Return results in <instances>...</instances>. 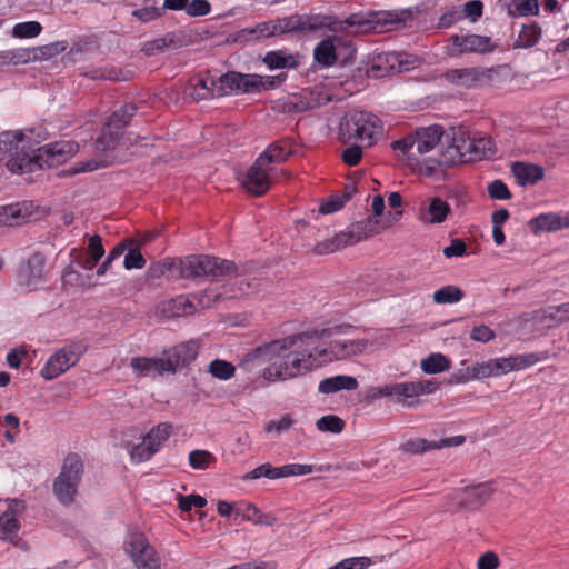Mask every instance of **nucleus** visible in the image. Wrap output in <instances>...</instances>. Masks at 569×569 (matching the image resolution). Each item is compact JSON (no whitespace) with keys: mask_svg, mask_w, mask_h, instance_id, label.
Masks as SVG:
<instances>
[{"mask_svg":"<svg viewBox=\"0 0 569 569\" xmlns=\"http://www.w3.org/2000/svg\"><path fill=\"white\" fill-rule=\"evenodd\" d=\"M46 130L6 131L0 133V161L7 160L12 173H31L43 168L60 166L76 156L79 144L72 140H60L34 148L47 139Z\"/></svg>","mask_w":569,"mask_h":569,"instance_id":"obj_1","label":"nucleus"},{"mask_svg":"<svg viewBox=\"0 0 569 569\" xmlns=\"http://www.w3.org/2000/svg\"><path fill=\"white\" fill-rule=\"evenodd\" d=\"M239 368L268 382L286 381L305 375L299 333L256 347L242 357Z\"/></svg>","mask_w":569,"mask_h":569,"instance_id":"obj_2","label":"nucleus"},{"mask_svg":"<svg viewBox=\"0 0 569 569\" xmlns=\"http://www.w3.org/2000/svg\"><path fill=\"white\" fill-rule=\"evenodd\" d=\"M153 278H206L222 281L239 276V267L231 260L208 254H191L179 259H164L150 266Z\"/></svg>","mask_w":569,"mask_h":569,"instance_id":"obj_3","label":"nucleus"},{"mask_svg":"<svg viewBox=\"0 0 569 569\" xmlns=\"http://www.w3.org/2000/svg\"><path fill=\"white\" fill-rule=\"evenodd\" d=\"M329 336L328 329L299 333L305 373L333 360L361 355L375 345V340L370 338L335 339L325 343L323 339Z\"/></svg>","mask_w":569,"mask_h":569,"instance_id":"obj_4","label":"nucleus"},{"mask_svg":"<svg viewBox=\"0 0 569 569\" xmlns=\"http://www.w3.org/2000/svg\"><path fill=\"white\" fill-rule=\"evenodd\" d=\"M283 28L288 33H311L327 29L332 32L349 31L367 32L372 29L371 21L360 13H353L345 20L333 14L309 13L292 14L283 18Z\"/></svg>","mask_w":569,"mask_h":569,"instance_id":"obj_5","label":"nucleus"},{"mask_svg":"<svg viewBox=\"0 0 569 569\" xmlns=\"http://www.w3.org/2000/svg\"><path fill=\"white\" fill-rule=\"evenodd\" d=\"M381 133V121L371 112L350 111L340 121L339 136L343 142L356 139L371 146Z\"/></svg>","mask_w":569,"mask_h":569,"instance_id":"obj_6","label":"nucleus"},{"mask_svg":"<svg viewBox=\"0 0 569 569\" xmlns=\"http://www.w3.org/2000/svg\"><path fill=\"white\" fill-rule=\"evenodd\" d=\"M449 152H453L450 162H472L485 158H491L496 153L493 140L483 133L476 132L472 136L460 132L452 139Z\"/></svg>","mask_w":569,"mask_h":569,"instance_id":"obj_7","label":"nucleus"},{"mask_svg":"<svg viewBox=\"0 0 569 569\" xmlns=\"http://www.w3.org/2000/svg\"><path fill=\"white\" fill-rule=\"evenodd\" d=\"M83 473V463L79 455L69 453L62 463L61 471L53 482V493L62 505L74 501L78 486Z\"/></svg>","mask_w":569,"mask_h":569,"instance_id":"obj_8","label":"nucleus"},{"mask_svg":"<svg viewBox=\"0 0 569 569\" xmlns=\"http://www.w3.org/2000/svg\"><path fill=\"white\" fill-rule=\"evenodd\" d=\"M137 108L133 103H126L113 111L97 139V150L107 152L116 149L123 137L124 128L134 116Z\"/></svg>","mask_w":569,"mask_h":569,"instance_id":"obj_9","label":"nucleus"},{"mask_svg":"<svg viewBox=\"0 0 569 569\" xmlns=\"http://www.w3.org/2000/svg\"><path fill=\"white\" fill-rule=\"evenodd\" d=\"M86 350L87 346L82 341L66 343L49 357L40 370V376L47 381L58 378L68 369L76 366Z\"/></svg>","mask_w":569,"mask_h":569,"instance_id":"obj_10","label":"nucleus"},{"mask_svg":"<svg viewBox=\"0 0 569 569\" xmlns=\"http://www.w3.org/2000/svg\"><path fill=\"white\" fill-rule=\"evenodd\" d=\"M123 549L137 569H161L158 552L144 533L130 531L124 539Z\"/></svg>","mask_w":569,"mask_h":569,"instance_id":"obj_11","label":"nucleus"},{"mask_svg":"<svg viewBox=\"0 0 569 569\" xmlns=\"http://www.w3.org/2000/svg\"><path fill=\"white\" fill-rule=\"evenodd\" d=\"M438 388L439 383L432 380L407 381L386 385L379 389V395L383 397L396 396L397 402L405 407H413L418 403L416 398L433 393Z\"/></svg>","mask_w":569,"mask_h":569,"instance_id":"obj_12","label":"nucleus"},{"mask_svg":"<svg viewBox=\"0 0 569 569\" xmlns=\"http://www.w3.org/2000/svg\"><path fill=\"white\" fill-rule=\"evenodd\" d=\"M493 491L495 489L491 482L467 486L457 491L453 497V502L447 503L443 509L449 512L479 510L491 498Z\"/></svg>","mask_w":569,"mask_h":569,"instance_id":"obj_13","label":"nucleus"},{"mask_svg":"<svg viewBox=\"0 0 569 569\" xmlns=\"http://www.w3.org/2000/svg\"><path fill=\"white\" fill-rule=\"evenodd\" d=\"M451 57H459L468 53L486 54L496 50L497 46L487 36L475 33H456L449 39Z\"/></svg>","mask_w":569,"mask_h":569,"instance_id":"obj_14","label":"nucleus"},{"mask_svg":"<svg viewBox=\"0 0 569 569\" xmlns=\"http://www.w3.org/2000/svg\"><path fill=\"white\" fill-rule=\"evenodd\" d=\"M547 351L531 352L526 355H516L509 357H500L488 360L493 377L506 375L510 371H518L529 368L539 361L548 359Z\"/></svg>","mask_w":569,"mask_h":569,"instance_id":"obj_15","label":"nucleus"},{"mask_svg":"<svg viewBox=\"0 0 569 569\" xmlns=\"http://www.w3.org/2000/svg\"><path fill=\"white\" fill-rule=\"evenodd\" d=\"M276 167H267L264 163L254 161L253 164L248 169L242 186L243 188L253 196H262L269 191L276 176Z\"/></svg>","mask_w":569,"mask_h":569,"instance_id":"obj_16","label":"nucleus"},{"mask_svg":"<svg viewBox=\"0 0 569 569\" xmlns=\"http://www.w3.org/2000/svg\"><path fill=\"white\" fill-rule=\"evenodd\" d=\"M256 78L251 74L241 73L237 71H228L223 74L217 76L218 89L217 93L220 97L229 94L252 93L254 88Z\"/></svg>","mask_w":569,"mask_h":569,"instance_id":"obj_17","label":"nucleus"},{"mask_svg":"<svg viewBox=\"0 0 569 569\" xmlns=\"http://www.w3.org/2000/svg\"><path fill=\"white\" fill-rule=\"evenodd\" d=\"M189 43V36L182 30H177L167 32L160 38L143 42L141 51L147 56H157L166 51L181 49L187 47Z\"/></svg>","mask_w":569,"mask_h":569,"instance_id":"obj_18","label":"nucleus"},{"mask_svg":"<svg viewBox=\"0 0 569 569\" xmlns=\"http://www.w3.org/2000/svg\"><path fill=\"white\" fill-rule=\"evenodd\" d=\"M199 345L194 340L181 342L162 352L164 361H169L171 369L168 372L174 373L179 368L188 366L198 356Z\"/></svg>","mask_w":569,"mask_h":569,"instance_id":"obj_19","label":"nucleus"},{"mask_svg":"<svg viewBox=\"0 0 569 569\" xmlns=\"http://www.w3.org/2000/svg\"><path fill=\"white\" fill-rule=\"evenodd\" d=\"M288 33V30L283 28V18L269 20L252 28H244L237 32L236 41L249 42L258 41L260 39L270 38L276 34Z\"/></svg>","mask_w":569,"mask_h":569,"instance_id":"obj_20","label":"nucleus"},{"mask_svg":"<svg viewBox=\"0 0 569 569\" xmlns=\"http://www.w3.org/2000/svg\"><path fill=\"white\" fill-rule=\"evenodd\" d=\"M488 71L479 67L449 69L443 73V79L452 86L472 88L488 78Z\"/></svg>","mask_w":569,"mask_h":569,"instance_id":"obj_21","label":"nucleus"},{"mask_svg":"<svg viewBox=\"0 0 569 569\" xmlns=\"http://www.w3.org/2000/svg\"><path fill=\"white\" fill-rule=\"evenodd\" d=\"M450 214V204L440 197H432L421 206L419 219L423 223L441 224Z\"/></svg>","mask_w":569,"mask_h":569,"instance_id":"obj_22","label":"nucleus"},{"mask_svg":"<svg viewBox=\"0 0 569 569\" xmlns=\"http://www.w3.org/2000/svg\"><path fill=\"white\" fill-rule=\"evenodd\" d=\"M463 440L465 438L462 436L445 438L440 441H428L423 438H413L402 442L399 446V449L402 452L418 455L430 450L441 449L443 447L458 446L461 445Z\"/></svg>","mask_w":569,"mask_h":569,"instance_id":"obj_23","label":"nucleus"},{"mask_svg":"<svg viewBox=\"0 0 569 569\" xmlns=\"http://www.w3.org/2000/svg\"><path fill=\"white\" fill-rule=\"evenodd\" d=\"M442 128L440 126H430L417 129L413 133L415 149L417 158L430 152L436 148L442 137Z\"/></svg>","mask_w":569,"mask_h":569,"instance_id":"obj_24","label":"nucleus"},{"mask_svg":"<svg viewBox=\"0 0 569 569\" xmlns=\"http://www.w3.org/2000/svg\"><path fill=\"white\" fill-rule=\"evenodd\" d=\"M292 153L291 142L282 139L269 144L256 160L267 167H276V164L284 162Z\"/></svg>","mask_w":569,"mask_h":569,"instance_id":"obj_25","label":"nucleus"},{"mask_svg":"<svg viewBox=\"0 0 569 569\" xmlns=\"http://www.w3.org/2000/svg\"><path fill=\"white\" fill-rule=\"evenodd\" d=\"M511 173L519 186H533L545 177V169L536 163L517 161L511 164Z\"/></svg>","mask_w":569,"mask_h":569,"instance_id":"obj_26","label":"nucleus"},{"mask_svg":"<svg viewBox=\"0 0 569 569\" xmlns=\"http://www.w3.org/2000/svg\"><path fill=\"white\" fill-rule=\"evenodd\" d=\"M159 310L166 318H177L194 313L197 307L190 297L180 295L162 301Z\"/></svg>","mask_w":569,"mask_h":569,"instance_id":"obj_27","label":"nucleus"},{"mask_svg":"<svg viewBox=\"0 0 569 569\" xmlns=\"http://www.w3.org/2000/svg\"><path fill=\"white\" fill-rule=\"evenodd\" d=\"M130 367L141 377H148L152 373L162 375L171 369L169 361H164L163 356L159 358L133 357L130 360Z\"/></svg>","mask_w":569,"mask_h":569,"instance_id":"obj_28","label":"nucleus"},{"mask_svg":"<svg viewBox=\"0 0 569 569\" xmlns=\"http://www.w3.org/2000/svg\"><path fill=\"white\" fill-rule=\"evenodd\" d=\"M46 262V257L41 252H34L28 258L21 270L28 284L37 283L43 278Z\"/></svg>","mask_w":569,"mask_h":569,"instance_id":"obj_29","label":"nucleus"},{"mask_svg":"<svg viewBox=\"0 0 569 569\" xmlns=\"http://www.w3.org/2000/svg\"><path fill=\"white\" fill-rule=\"evenodd\" d=\"M359 383L355 377L337 375L325 378L319 382L318 391L320 393H333L340 390H356Z\"/></svg>","mask_w":569,"mask_h":569,"instance_id":"obj_30","label":"nucleus"},{"mask_svg":"<svg viewBox=\"0 0 569 569\" xmlns=\"http://www.w3.org/2000/svg\"><path fill=\"white\" fill-rule=\"evenodd\" d=\"M339 37H327L321 40L315 48V60L323 66L331 67L337 62L336 42H340Z\"/></svg>","mask_w":569,"mask_h":569,"instance_id":"obj_31","label":"nucleus"},{"mask_svg":"<svg viewBox=\"0 0 569 569\" xmlns=\"http://www.w3.org/2000/svg\"><path fill=\"white\" fill-rule=\"evenodd\" d=\"M392 150L397 152V157L400 161L406 162L408 166L413 167L418 164V158L415 149V140L412 133L406 137L395 140L390 143Z\"/></svg>","mask_w":569,"mask_h":569,"instance_id":"obj_32","label":"nucleus"},{"mask_svg":"<svg viewBox=\"0 0 569 569\" xmlns=\"http://www.w3.org/2000/svg\"><path fill=\"white\" fill-rule=\"evenodd\" d=\"M382 228L377 219H367L351 226L346 232L350 236V244H355L363 239L378 234Z\"/></svg>","mask_w":569,"mask_h":569,"instance_id":"obj_33","label":"nucleus"},{"mask_svg":"<svg viewBox=\"0 0 569 569\" xmlns=\"http://www.w3.org/2000/svg\"><path fill=\"white\" fill-rule=\"evenodd\" d=\"M194 97L198 100H206L219 97L216 92L218 89L217 74L207 71L194 80Z\"/></svg>","mask_w":569,"mask_h":569,"instance_id":"obj_34","label":"nucleus"},{"mask_svg":"<svg viewBox=\"0 0 569 569\" xmlns=\"http://www.w3.org/2000/svg\"><path fill=\"white\" fill-rule=\"evenodd\" d=\"M529 228L535 234L561 230L560 214L556 212L538 214L529 221Z\"/></svg>","mask_w":569,"mask_h":569,"instance_id":"obj_35","label":"nucleus"},{"mask_svg":"<svg viewBox=\"0 0 569 569\" xmlns=\"http://www.w3.org/2000/svg\"><path fill=\"white\" fill-rule=\"evenodd\" d=\"M512 18L539 14V0H501Z\"/></svg>","mask_w":569,"mask_h":569,"instance_id":"obj_36","label":"nucleus"},{"mask_svg":"<svg viewBox=\"0 0 569 569\" xmlns=\"http://www.w3.org/2000/svg\"><path fill=\"white\" fill-rule=\"evenodd\" d=\"M540 313V321L548 327L561 325L569 321V302L548 306Z\"/></svg>","mask_w":569,"mask_h":569,"instance_id":"obj_37","label":"nucleus"},{"mask_svg":"<svg viewBox=\"0 0 569 569\" xmlns=\"http://www.w3.org/2000/svg\"><path fill=\"white\" fill-rule=\"evenodd\" d=\"M492 376L489 362H477L471 367L459 370L455 377L458 383H466L471 380L488 378Z\"/></svg>","mask_w":569,"mask_h":569,"instance_id":"obj_38","label":"nucleus"},{"mask_svg":"<svg viewBox=\"0 0 569 569\" xmlns=\"http://www.w3.org/2000/svg\"><path fill=\"white\" fill-rule=\"evenodd\" d=\"M170 435L171 426L168 423H159L147 432L142 440L147 443L150 450H153V455H156Z\"/></svg>","mask_w":569,"mask_h":569,"instance_id":"obj_39","label":"nucleus"},{"mask_svg":"<svg viewBox=\"0 0 569 569\" xmlns=\"http://www.w3.org/2000/svg\"><path fill=\"white\" fill-rule=\"evenodd\" d=\"M234 512L254 525L273 526L277 521L274 516L261 512L251 503H247L243 508H237Z\"/></svg>","mask_w":569,"mask_h":569,"instance_id":"obj_40","label":"nucleus"},{"mask_svg":"<svg viewBox=\"0 0 569 569\" xmlns=\"http://www.w3.org/2000/svg\"><path fill=\"white\" fill-rule=\"evenodd\" d=\"M350 244V236L345 232L338 233L330 239L319 241L315 244L312 251L316 254H329Z\"/></svg>","mask_w":569,"mask_h":569,"instance_id":"obj_41","label":"nucleus"},{"mask_svg":"<svg viewBox=\"0 0 569 569\" xmlns=\"http://www.w3.org/2000/svg\"><path fill=\"white\" fill-rule=\"evenodd\" d=\"M262 61L271 70L297 67L296 58L292 54H288L282 50L267 52Z\"/></svg>","mask_w":569,"mask_h":569,"instance_id":"obj_42","label":"nucleus"},{"mask_svg":"<svg viewBox=\"0 0 569 569\" xmlns=\"http://www.w3.org/2000/svg\"><path fill=\"white\" fill-rule=\"evenodd\" d=\"M540 38L541 28L538 23L532 22L529 24H523L515 42V47L531 48L539 42Z\"/></svg>","mask_w":569,"mask_h":569,"instance_id":"obj_43","label":"nucleus"},{"mask_svg":"<svg viewBox=\"0 0 569 569\" xmlns=\"http://www.w3.org/2000/svg\"><path fill=\"white\" fill-rule=\"evenodd\" d=\"M450 360L442 353H431L421 360V370L427 375L440 373L450 368Z\"/></svg>","mask_w":569,"mask_h":569,"instance_id":"obj_44","label":"nucleus"},{"mask_svg":"<svg viewBox=\"0 0 569 569\" xmlns=\"http://www.w3.org/2000/svg\"><path fill=\"white\" fill-rule=\"evenodd\" d=\"M318 100L309 90H302L299 94H293L289 102L288 108L293 112H305L318 107Z\"/></svg>","mask_w":569,"mask_h":569,"instance_id":"obj_45","label":"nucleus"},{"mask_svg":"<svg viewBox=\"0 0 569 569\" xmlns=\"http://www.w3.org/2000/svg\"><path fill=\"white\" fill-rule=\"evenodd\" d=\"M88 252L90 257L82 263V268L92 270L106 252L99 234L88 237Z\"/></svg>","mask_w":569,"mask_h":569,"instance_id":"obj_46","label":"nucleus"},{"mask_svg":"<svg viewBox=\"0 0 569 569\" xmlns=\"http://www.w3.org/2000/svg\"><path fill=\"white\" fill-rule=\"evenodd\" d=\"M188 461L192 469L207 470L217 462V458L208 450L196 449L189 452Z\"/></svg>","mask_w":569,"mask_h":569,"instance_id":"obj_47","label":"nucleus"},{"mask_svg":"<svg viewBox=\"0 0 569 569\" xmlns=\"http://www.w3.org/2000/svg\"><path fill=\"white\" fill-rule=\"evenodd\" d=\"M20 529L19 520L11 511L0 516V539L12 540Z\"/></svg>","mask_w":569,"mask_h":569,"instance_id":"obj_48","label":"nucleus"},{"mask_svg":"<svg viewBox=\"0 0 569 569\" xmlns=\"http://www.w3.org/2000/svg\"><path fill=\"white\" fill-rule=\"evenodd\" d=\"M208 372L219 380L227 381L236 373V367L223 359H214L208 366Z\"/></svg>","mask_w":569,"mask_h":569,"instance_id":"obj_49","label":"nucleus"},{"mask_svg":"<svg viewBox=\"0 0 569 569\" xmlns=\"http://www.w3.org/2000/svg\"><path fill=\"white\" fill-rule=\"evenodd\" d=\"M463 298V291L456 286H445L433 292V301L439 305L456 303Z\"/></svg>","mask_w":569,"mask_h":569,"instance_id":"obj_50","label":"nucleus"},{"mask_svg":"<svg viewBox=\"0 0 569 569\" xmlns=\"http://www.w3.org/2000/svg\"><path fill=\"white\" fill-rule=\"evenodd\" d=\"M252 78H256L254 88L252 89V93L261 92L264 90H271L279 87L287 79L286 73H280L277 76H260V74H251Z\"/></svg>","mask_w":569,"mask_h":569,"instance_id":"obj_51","label":"nucleus"},{"mask_svg":"<svg viewBox=\"0 0 569 569\" xmlns=\"http://www.w3.org/2000/svg\"><path fill=\"white\" fill-rule=\"evenodd\" d=\"M42 26L38 21H26L16 23L12 28V37L18 39H31L38 37Z\"/></svg>","mask_w":569,"mask_h":569,"instance_id":"obj_52","label":"nucleus"},{"mask_svg":"<svg viewBox=\"0 0 569 569\" xmlns=\"http://www.w3.org/2000/svg\"><path fill=\"white\" fill-rule=\"evenodd\" d=\"M123 447L127 449L130 460L134 465L148 461L154 456L153 450H150L143 440L132 446L128 442Z\"/></svg>","mask_w":569,"mask_h":569,"instance_id":"obj_53","label":"nucleus"},{"mask_svg":"<svg viewBox=\"0 0 569 569\" xmlns=\"http://www.w3.org/2000/svg\"><path fill=\"white\" fill-rule=\"evenodd\" d=\"M316 425L320 431H329L332 433H339L345 428V421L336 415L323 416Z\"/></svg>","mask_w":569,"mask_h":569,"instance_id":"obj_54","label":"nucleus"},{"mask_svg":"<svg viewBox=\"0 0 569 569\" xmlns=\"http://www.w3.org/2000/svg\"><path fill=\"white\" fill-rule=\"evenodd\" d=\"M279 479L281 478V467H273L271 463H262L251 470L246 478L247 479H259V478Z\"/></svg>","mask_w":569,"mask_h":569,"instance_id":"obj_55","label":"nucleus"},{"mask_svg":"<svg viewBox=\"0 0 569 569\" xmlns=\"http://www.w3.org/2000/svg\"><path fill=\"white\" fill-rule=\"evenodd\" d=\"M488 196L492 200H510L512 193L508 186L500 179H496L487 186Z\"/></svg>","mask_w":569,"mask_h":569,"instance_id":"obj_56","label":"nucleus"},{"mask_svg":"<svg viewBox=\"0 0 569 569\" xmlns=\"http://www.w3.org/2000/svg\"><path fill=\"white\" fill-rule=\"evenodd\" d=\"M100 167H103V163L101 161L90 159L87 161L74 163V166H72L69 170L61 171L59 176H73L83 172H91L99 169Z\"/></svg>","mask_w":569,"mask_h":569,"instance_id":"obj_57","label":"nucleus"},{"mask_svg":"<svg viewBox=\"0 0 569 569\" xmlns=\"http://www.w3.org/2000/svg\"><path fill=\"white\" fill-rule=\"evenodd\" d=\"M146 266V259L143 258L139 246L130 248L124 257L123 267L127 270L142 269Z\"/></svg>","mask_w":569,"mask_h":569,"instance_id":"obj_58","label":"nucleus"},{"mask_svg":"<svg viewBox=\"0 0 569 569\" xmlns=\"http://www.w3.org/2000/svg\"><path fill=\"white\" fill-rule=\"evenodd\" d=\"M220 297L221 296L216 293L213 290H203L192 295L191 300H193L196 307H199L200 309H208L218 301Z\"/></svg>","mask_w":569,"mask_h":569,"instance_id":"obj_59","label":"nucleus"},{"mask_svg":"<svg viewBox=\"0 0 569 569\" xmlns=\"http://www.w3.org/2000/svg\"><path fill=\"white\" fill-rule=\"evenodd\" d=\"M206 505H207L206 498L202 496H199V495H189V496L180 495L178 497V506L184 512L190 511L193 507L203 508V507H206Z\"/></svg>","mask_w":569,"mask_h":569,"instance_id":"obj_60","label":"nucleus"},{"mask_svg":"<svg viewBox=\"0 0 569 569\" xmlns=\"http://www.w3.org/2000/svg\"><path fill=\"white\" fill-rule=\"evenodd\" d=\"M371 563L368 557H352L341 560L329 569H367Z\"/></svg>","mask_w":569,"mask_h":569,"instance_id":"obj_61","label":"nucleus"},{"mask_svg":"<svg viewBox=\"0 0 569 569\" xmlns=\"http://www.w3.org/2000/svg\"><path fill=\"white\" fill-rule=\"evenodd\" d=\"M313 471V467L311 465H302V463H288L281 466V478L293 477V476H305L309 475Z\"/></svg>","mask_w":569,"mask_h":569,"instance_id":"obj_62","label":"nucleus"},{"mask_svg":"<svg viewBox=\"0 0 569 569\" xmlns=\"http://www.w3.org/2000/svg\"><path fill=\"white\" fill-rule=\"evenodd\" d=\"M211 11V4L208 0H192L188 2L186 12L190 17H203Z\"/></svg>","mask_w":569,"mask_h":569,"instance_id":"obj_63","label":"nucleus"},{"mask_svg":"<svg viewBox=\"0 0 569 569\" xmlns=\"http://www.w3.org/2000/svg\"><path fill=\"white\" fill-rule=\"evenodd\" d=\"M12 64L28 63L30 61L37 60L39 56L37 54V50L19 48L11 50Z\"/></svg>","mask_w":569,"mask_h":569,"instance_id":"obj_64","label":"nucleus"}]
</instances>
